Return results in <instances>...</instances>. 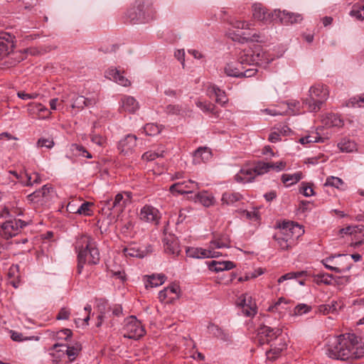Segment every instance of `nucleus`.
<instances>
[{
  "label": "nucleus",
  "mask_w": 364,
  "mask_h": 364,
  "mask_svg": "<svg viewBox=\"0 0 364 364\" xmlns=\"http://www.w3.org/2000/svg\"><path fill=\"white\" fill-rule=\"evenodd\" d=\"M272 60L266 57L260 46L241 50L237 62L228 63L224 68L225 73L229 77L237 78L251 77L258 72L257 67L263 63H269Z\"/></svg>",
  "instance_id": "1"
},
{
  "label": "nucleus",
  "mask_w": 364,
  "mask_h": 364,
  "mask_svg": "<svg viewBox=\"0 0 364 364\" xmlns=\"http://www.w3.org/2000/svg\"><path fill=\"white\" fill-rule=\"evenodd\" d=\"M326 355L341 360L364 357V340L354 333L342 334L330 338L326 346Z\"/></svg>",
  "instance_id": "2"
},
{
  "label": "nucleus",
  "mask_w": 364,
  "mask_h": 364,
  "mask_svg": "<svg viewBox=\"0 0 364 364\" xmlns=\"http://www.w3.org/2000/svg\"><path fill=\"white\" fill-rule=\"evenodd\" d=\"M309 97L303 100L302 104L298 100H291L284 102L282 105L287 107L286 111L299 112L301 107L309 112H318L329 96L328 87L321 84L312 85L309 90Z\"/></svg>",
  "instance_id": "3"
},
{
  "label": "nucleus",
  "mask_w": 364,
  "mask_h": 364,
  "mask_svg": "<svg viewBox=\"0 0 364 364\" xmlns=\"http://www.w3.org/2000/svg\"><path fill=\"white\" fill-rule=\"evenodd\" d=\"M75 250L77 252V273L82 274L84 265H96L100 261V254L97 242L87 235H82L76 238Z\"/></svg>",
  "instance_id": "4"
},
{
  "label": "nucleus",
  "mask_w": 364,
  "mask_h": 364,
  "mask_svg": "<svg viewBox=\"0 0 364 364\" xmlns=\"http://www.w3.org/2000/svg\"><path fill=\"white\" fill-rule=\"evenodd\" d=\"M126 16L131 23H145L156 18V10L152 0H136Z\"/></svg>",
  "instance_id": "5"
},
{
  "label": "nucleus",
  "mask_w": 364,
  "mask_h": 364,
  "mask_svg": "<svg viewBox=\"0 0 364 364\" xmlns=\"http://www.w3.org/2000/svg\"><path fill=\"white\" fill-rule=\"evenodd\" d=\"M304 233V230L301 225L292 221H283L274 239L282 250H287L294 245L296 240Z\"/></svg>",
  "instance_id": "6"
},
{
  "label": "nucleus",
  "mask_w": 364,
  "mask_h": 364,
  "mask_svg": "<svg viewBox=\"0 0 364 364\" xmlns=\"http://www.w3.org/2000/svg\"><path fill=\"white\" fill-rule=\"evenodd\" d=\"M125 338L137 340L145 334V329L141 323L135 316H130L126 320L124 327Z\"/></svg>",
  "instance_id": "7"
},
{
  "label": "nucleus",
  "mask_w": 364,
  "mask_h": 364,
  "mask_svg": "<svg viewBox=\"0 0 364 364\" xmlns=\"http://www.w3.org/2000/svg\"><path fill=\"white\" fill-rule=\"evenodd\" d=\"M53 193V186L50 184H46L41 188L29 194L27 198L30 202L39 205H43L51 199Z\"/></svg>",
  "instance_id": "8"
},
{
  "label": "nucleus",
  "mask_w": 364,
  "mask_h": 364,
  "mask_svg": "<svg viewBox=\"0 0 364 364\" xmlns=\"http://www.w3.org/2000/svg\"><path fill=\"white\" fill-rule=\"evenodd\" d=\"M281 334L282 329L263 325L258 328L257 337L259 343L262 345L274 341H278Z\"/></svg>",
  "instance_id": "9"
},
{
  "label": "nucleus",
  "mask_w": 364,
  "mask_h": 364,
  "mask_svg": "<svg viewBox=\"0 0 364 364\" xmlns=\"http://www.w3.org/2000/svg\"><path fill=\"white\" fill-rule=\"evenodd\" d=\"M26 225V223L20 219L7 220L1 225V235L5 239H9L18 235Z\"/></svg>",
  "instance_id": "10"
},
{
  "label": "nucleus",
  "mask_w": 364,
  "mask_h": 364,
  "mask_svg": "<svg viewBox=\"0 0 364 364\" xmlns=\"http://www.w3.org/2000/svg\"><path fill=\"white\" fill-rule=\"evenodd\" d=\"M199 189V185L197 182L188 180L187 181L173 183L169 188V191L172 194H186L193 193Z\"/></svg>",
  "instance_id": "11"
},
{
  "label": "nucleus",
  "mask_w": 364,
  "mask_h": 364,
  "mask_svg": "<svg viewBox=\"0 0 364 364\" xmlns=\"http://www.w3.org/2000/svg\"><path fill=\"white\" fill-rule=\"evenodd\" d=\"M15 36L9 33L0 31V58L8 55L15 47Z\"/></svg>",
  "instance_id": "12"
},
{
  "label": "nucleus",
  "mask_w": 364,
  "mask_h": 364,
  "mask_svg": "<svg viewBox=\"0 0 364 364\" xmlns=\"http://www.w3.org/2000/svg\"><path fill=\"white\" fill-rule=\"evenodd\" d=\"M272 18L275 20H279L282 23H299L302 21L303 18L301 14L287 11L285 10H274L272 14Z\"/></svg>",
  "instance_id": "13"
},
{
  "label": "nucleus",
  "mask_w": 364,
  "mask_h": 364,
  "mask_svg": "<svg viewBox=\"0 0 364 364\" xmlns=\"http://www.w3.org/2000/svg\"><path fill=\"white\" fill-rule=\"evenodd\" d=\"M336 257L335 267L328 266V269L337 273H345L351 269L353 264L347 255H338Z\"/></svg>",
  "instance_id": "14"
},
{
  "label": "nucleus",
  "mask_w": 364,
  "mask_h": 364,
  "mask_svg": "<svg viewBox=\"0 0 364 364\" xmlns=\"http://www.w3.org/2000/svg\"><path fill=\"white\" fill-rule=\"evenodd\" d=\"M186 255L193 258H213L222 255V253L213 250H205L200 247H188L186 250Z\"/></svg>",
  "instance_id": "15"
},
{
  "label": "nucleus",
  "mask_w": 364,
  "mask_h": 364,
  "mask_svg": "<svg viewBox=\"0 0 364 364\" xmlns=\"http://www.w3.org/2000/svg\"><path fill=\"white\" fill-rule=\"evenodd\" d=\"M139 218L144 222L157 224L160 219L159 212L156 208L146 205L140 210Z\"/></svg>",
  "instance_id": "16"
},
{
  "label": "nucleus",
  "mask_w": 364,
  "mask_h": 364,
  "mask_svg": "<svg viewBox=\"0 0 364 364\" xmlns=\"http://www.w3.org/2000/svg\"><path fill=\"white\" fill-rule=\"evenodd\" d=\"M239 304L242 307L244 315L250 317L256 314L257 305L255 301L252 300L251 296L247 294H244L239 298Z\"/></svg>",
  "instance_id": "17"
},
{
  "label": "nucleus",
  "mask_w": 364,
  "mask_h": 364,
  "mask_svg": "<svg viewBox=\"0 0 364 364\" xmlns=\"http://www.w3.org/2000/svg\"><path fill=\"white\" fill-rule=\"evenodd\" d=\"M342 231L345 234H349L352 236V240H354L356 246L364 242V225L348 226L342 229Z\"/></svg>",
  "instance_id": "18"
},
{
  "label": "nucleus",
  "mask_w": 364,
  "mask_h": 364,
  "mask_svg": "<svg viewBox=\"0 0 364 364\" xmlns=\"http://www.w3.org/2000/svg\"><path fill=\"white\" fill-rule=\"evenodd\" d=\"M212 157L213 153L209 147L200 146L193 154V163L196 165L206 163Z\"/></svg>",
  "instance_id": "19"
},
{
  "label": "nucleus",
  "mask_w": 364,
  "mask_h": 364,
  "mask_svg": "<svg viewBox=\"0 0 364 364\" xmlns=\"http://www.w3.org/2000/svg\"><path fill=\"white\" fill-rule=\"evenodd\" d=\"M164 247L166 253L178 256L181 252L179 242L174 235H169L164 239Z\"/></svg>",
  "instance_id": "20"
},
{
  "label": "nucleus",
  "mask_w": 364,
  "mask_h": 364,
  "mask_svg": "<svg viewBox=\"0 0 364 364\" xmlns=\"http://www.w3.org/2000/svg\"><path fill=\"white\" fill-rule=\"evenodd\" d=\"M179 287L176 284L168 286L159 294V299L161 302L171 303L179 297Z\"/></svg>",
  "instance_id": "21"
},
{
  "label": "nucleus",
  "mask_w": 364,
  "mask_h": 364,
  "mask_svg": "<svg viewBox=\"0 0 364 364\" xmlns=\"http://www.w3.org/2000/svg\"><path fill=\"white\" fill-rule=\"evenodd\" d=\"M136 139L135 135L128 134L119 141L118 149L124 155L132 154L136 146Z\"/></svg>",
  "instance_id": "22"
},
{
  "label": "nucleus",
  "mask_w": 364,
  "mask_h": 364,
  "mask_svg": "<svg viewBox=\"0 0 364 364\" xmlns=\"http://www.w3.org/2000/svg\"><path fill=\"white\" fill-rule=\"evenodd\" d=\"M270 349L267 350L266 355L269 360L274 361L280 357L282 352L286 349L287 344L282 338H279L277 343L270 346Z\"/></svg>",
  "instance_id": "23"
},
{
  "label": "nucleus",
  "mask_w": 364,
  "mask_h": 364,
  "mask_svg": "<svg viewBox=\"0 0 364 364\" xmlns=\"http://www.w3.org/2000/svg\"><path fill=\"white\" fill-rule=\"evenodd\" d=\"M105 76L120 85L127 87L130 85V81L116 68H109L105 73Z\"/></svg>",
  "instance_id": "24"
},
{
  "label": "nucleus",
  "mask_w": 364,
  "mask_h": 364,
  "mask_svg": "<svg viewBox=\"0 0 364 364\" xmlns=\"http://www.w3.org/2000/svg\"><path fill=\"white\" fill-rule=\"evenodd\" d=\"M139 102L132 96H124L121 100L120 112L134 114L139 109Z\"/></svg>",
  "instance_id": "25"
},
{
  "label": "nucleus",
  "mask_w": 364,
  "mask_h": 364,
  "mask_svg": "<svg viewBox=\"0 0 364 364\" xmlns=\"http://www.w3.org/2000/svg\"><path fill=\"white\" fill-rule=\"evenodd\" d=\"M253 16L255 19L262 21H274L272 18V14L268 13L267 11L259 4H255L252 6Z\"/></svg>",
  "instance_id": "26"
},
{
  "label": "nucleus",
  "mask_w": 364,
  "mask_h": 364,
  "mask_svg": "<svg viewBox=\"0 0 364 364\" xmlns=\"http://www.w3.org/2000/svg\"><path fill=\"white\" fill-rule=\"evenodd\" d=\"M235 180L237 182L248 183L252 182L255 178V173L254 168L243 167L240 171L235 175Z\"/></svg>",
  "instance_id": "27"
},
{
  "label": "nucleus",
  "mask_w": 364,
  "mask_h": 364,
  "mask_svg": "<svg viewBox=\"0 0 364 364\" xmlns=\"http://www.w3.org/2000/svg\"><path fill=\"white\" fill-rule=\"evenodd\" d=\"M126 199H124L122 193H117L114 200H109L106 201V207L108 210L117 208L118 211L122 210L126 204Z\"/></svg>",
  "instance_id": "28"
},
{
  "label": "nucleus",
  "mask_w": 364,
  "mask_h": 364,
  "mask_svg": "<svg viewBox=\"0 0 364 364\" xmlns=\"http://www.w3.org/2000/svg\"><path fill=\"white\" fill-rule=\"evenodd\" d=\"M208 331L210 333H212L215 337L225 341H228L230 340V335L225 332L224 330L220 328L218 326L214 324V323H210L208 326Z\"/></svg>",
  "instance_id": "29"
},
{
  "label": "nucleus",
  "mask_w": 364,
  "mask_h": 364,
  "mask_svg": "<svg viewBox=\"0 0 364 364\" xmlns=\"http://www.w3.org/2000/svg\"><path fill=\"white\" fill-rule=\"evenodd\" d=\"M95 102L94 98H86L82 95H79L74 99L72 107L73 108L82 109L84 107H92Z\"/></svg>",
  "instance_id": "30"
},
{
  "label": "nucleus",
  "mask_w": 364,
  "mask_h": 364,
  "mask_svg": "<svg viewBox=\"0 0 364 364\" xmlns=\"http://www.w3.org/2000/svg\"><path fill=\"white\" fill-rule=\"evenodd\" d=\"M65 346L63 344H55L53 346V350H54L52 353H50L49 355L52 358V363L53 364H58L63 358L65 357V350L64 349H57L58 348H65Z\"/></svg>",
  "instance_id": "31"
},
{
  "label": "nucleus",
  "mask_w": 364,
  "mask_h": 364,
  "mask_svg": "<svg viewBox=\"0 0 364 364\" xmlns=\"http://www.w3.org/2000/svg\"><path fill=\"white\" fill-rule=\"evenodd\" d=\"M302 178V173L301 171L293 174L284 173L282 176V181L286 186H290L299 182Z\"/></svg>",
  "instance_id": "32"
},
{
  "label": "nucleus",
  "mask_w": 364,
  "mask_h": 364,
  "mask_svg": "<svg viewBox=\"0 0 364 364\" xmlns=\"http://www.w3.org/2000/svg\"><path fill=\"white\" fill-rule=\"evenodd\" d=\"M65 353L68 355L70 362L75 360L82 350L80 343H76L74 346L63 348Z\"/></svg>",
  "instance_id": "33"
},
{
  "label": "nucleus",
  "mask_w": 364,
  "mask_h": 364,
  "mask_svg": "<svg viewBox=\"0 0 364 364\" xmlns=\"http://www.w3.org/2000/svg\"><path fill=\"white\" fill-rule=\"evenodd\" d=\"M198 201L205 207H210L213 205L215 198L208 191H202L196 195Z\"/></svg>",
  "instance_id": "34"
},
{
  "label": "nucleus",
  "mask_w": 364,
  "mask_h": 364,
  "mask_svg": "<svg viewBox=\"0 0 364 364\" xmlns=\"http://www.w3.org/2000/svg\"><path fill=\"white\" fill-rule=\"evenodd\" d=\"M166 277L164 274L151 275L149 276L147 282L145 284L146 289L156 287L163 284L165 282Z\"/></svg>",
  "instance_id": "35"
},
{
  "label": "nucleus",
  "mask_w": 364,
  "mask_h": 364,
  "mask_svg": "<svg viewBox=\"0 0 364 364\" xmlns=\"http://www.w3.org/2000/svg\"><path fill=\"white\" fill-rule=\"evenodd\" d=\"M230 247V240L228 238H218L210 242L208 250L216 251V249L228 248Z\"/></svg>",
  "instance_id": "36"
},
{
  "label": "nucleus",
  "mask_w": 364,
  "mask_h": 364,
  "mask_svg": "<svg viewBox=\"0 0 364 364\" xmlns=\"http://www.w3.org/2000/svg\"><path fill=\"white\" fill-rule=\"evenodd\" d=\"M18 272V264H13L9 269L8 276L10 279L9 284L13 286L14 288H18L19 286V279L18 275L16 276V274Z\"/></svg>",
  "instance_id": "37"
},
{
  "label": "nucleus",
  "mask_w": 364,
  "mask_h": 364,
  "mask_svg": "<svg viewBox=\"0 0 364 364\" xmlns=\"http://www.w3.org/2000/svg\"><path fill=\"white\" fill-rule=\"evenodd\" d=\"M338 147L342 152H353L356 149V144L355 142L343 139L338 144Z\"/></svg>",
  "instance_id": "38"
},
{
  "label": "nucleus",
  "mask_w": 364,
  "mask_h": 364,
  "mask_svg": "<svg viewBox=\"0 0 364 364\" xmlns=\"http://www.w3.org/2000/svg\"><path fill=\"white\" fill-rule=\"evenodd\" d=\"M323 120L328 127H342L343 126V121L340 115H326V118Z\"/></svg>",
  "instance_id": "39"
},
{
  "label": "nucleus",
  "mask_w": 364,
  "mask_h": 364,
  "mask_svg": "<svg viewBox=\"0 0 364 364\" xmlns=\"http://www.w3.org/2000/svg\"><path fill=\"white\" fill-rule=\"evenodd\" d=\"M198 107L204 112H210V114H219L220 111L216 109V106L210 102L204 101H198L196 103Z\"/></svg>",
  "instance_id": "40"
},
{
  "label": "nucleus",
  "mask_w": 364,
  "mask_h": 364,
  "mask_svg": "<svg viewBox=\"0 0 364 364\" xmlns=\"http://www.w3.org/2000/svg\"><path fill=\"white\" fill-rule=\"evenodd\" d=\"M255 170V176L263 175L270 170V163L258 161L253 166Z\"/></svg>",
  "instance_id": "41"
},
{
  "label": "nucleus",
  "mask_w": 364,
  "mask_h": 364,
  "mask_svg": "<svg viewBox=\"0 0 364 364\" xmlns=\"http://www.w3.org/2000/svg\"><path fill=\"white\" fill-rule=\"evenodd\" d=\"M346 106L348 107H364V93L350 98Z\"/></svg>",
  "instance_id": "42"
},
{
  "label": "nucleus",
  "mask_w": 364,
  "mask_h": 364,
  "mask_svg": "<svg viewBox=\"0 0 364 364\" xmlns=\"http://www.w3.org/2000/svg\"><path fill=\"white\" fill-rule=\"evenodd\" d=\"M26 107L28 114H39L46 109V106L36 102H30L26 105Z\"/></svg>",
  "instance_id": "43"
},
{
  "label": "nucleus",
  "mask_w": 364,
  "mask_h": 364,
  "mask_svg": "<svg viewBox=\"0 0 364 364\" xmlns=\"http://www.w3.org/2000/svg\"><path fill=\"white\" fill-rule=\"evenodd\" d=\"M71 151L79 156L91 159L92 156L91 154L82 146L73 144L71 145Z\"/></svg>",
  "instance_id": "44"
},
{
  "label": "nucleus",
  "mask_w": 364,
  "mask_h": 364,
  "mask_svg": "<svg viewBox=\"0 0 364 364\" xmlns=\"http://www.w3.org/2000/svg\"><path fill=\"white\" fill-rule=\"evenodd\" d=\"M162 127L157 124L148 123L144 127L146 134L149 136H155L161 132Z\"/></svg>",
  "instance_id": "45"
},
{
  "label": "nucleus",
  "mask_w": 364,
  "mask_h": 364,
  "mask_svg": "<svg viewBox=\"0 0 364 364\" xmlns=\"http://www.w3.org/2000/svg\"><path fill=\"white\" fill-rule=\"evenodd\" d=\"M215 100L217 104L220 105L222 107L225 106V105L228 102V99L225 95V92L219 89V88H213Z\"/></svg>",
  "instance_id": "46"
},
{
  "label": "nucleus",
  "mask_w": 364,
  "mask_h": 364,
  "mask_svg": "<svg viewBox=\"0 0 364 364\" xmlns=\"http://www.w3.org/2000/svg\"><path fill=\"white\" fill-rule=\"evenodd\" d=\"M349 14L358 20L363 21L364 19V5H353Z\"/></svg>",
  "instance_id": "47"
},
{
  "label": "nucleus",
  "mask_w": 364,
  "mask_h": 364,
  "mask_svg": "<svg viewBox=\"0 0 364 364\" xmlns=\"http://www.w3.org/2000/svg\"><path fill=\"white\" fill-rule=\"evenodd\" d=\"M242 196L238 193L226 192L223 194L222 200L227 204L233 203L240 200Z\"/></svg>",
  "instance_id": "48"
},
{
  "label": "nucleus",
  "mask_w": 364,
  "mask_h": 364,
  "mask_svg": "<svg viewBox=\"0 0 364 364\" xmlns=\"http://www.w3.org/2000/svg\"><path fill=\"white\" fill-rule=\"evenodd\" d=\"M333 278V276L328 273L318 274L314 276V281L317 284H324L330 285Z\"/></svg>",
  "instance_id": "49"
},
{
  "label": "nucleus",
  "mask_w": 364,
  "mask_h": 364,
  "mask_svg": "<svg viewBox=\"0 0 364 364\" xmlns=\"http://www.w3.org/2000/svg\"><path fill=\"white\" fill-rule=\"evenodd\" d=\"M26 177V186H32L35 184L41 183L42 179L40 174L37 172H33L25 176Z\"/></svg>",
  "instance_id": "50"
},
{
  "label": "nucleus",
  "mask_w": 364,
  "mask_h": 364,
  "mask_svg": "<svg viewBox=\"0 0 364 364\" xmlns=\"http://www.w3.org/2000/svg\"><path fill=\"white\" fill-rule=\"evenodd\" d=\"M93 206V203L90 202H85L76 210L75 213L84 215H91L92 210L91 207Z\"/></svg>",
  "instance_id": "51"
},
{
  "label": "nucleus",
  "mask_w": 364,
  "mask_h": 364,
  "mask_svg": "<svg viewBox=\"0 0 364 364\" xmlns=\"http://www.w3.org/2000/svg\"><path fill=\"white\" fill-rule=\"evenodd\" d=\"M91 311H92V307L90 305L87 304L86 306H85L84 311L86 315L83 318H82V316H80L75 318V323L78 324L80 322H82L83 325L87 326L88 321L90 318Z\"/></svg>",
  "instance_id": "52"
},
{
  "label": "nucleus",
  "mask_w": 364,
  "mask_h": 364,
  "mask_svg": "<svg viewBox=\"0 0 364 364\" xmlns=\"http://www.w3.org/2000/svg\"><path fill=\"white\" fill-rule=\"evenodd\" d=\"M343 185V181L341 178L336 176H329L326 178L325 186H331L336 188H341Z\"/></svg>",
  "instance_id": "53"
},
{
  "label": "nucleus",
  "mask_w": 364,
  "mask_h": 364,
  "mask_svg": "<svg viewBox=\"0 0 364 364\" xmlns=\"http://www.w3.org/2000/svg\"><path fill=\"white\" fill-rule=\"evenodd\" d=\"M323 142V139L316 133L314 135H309L300 138L299 142L302 144H307L310 143Z\"/></svg>",
  "instance_id": "54"
},
{
  "label": "nucleus",
  "mask_w": 364,
  "mask_h": 364,
  "mask_svg": "<svg viewBox=\"0 0 364 364\" xmlns=\"http://www.w3.org/2000/svg\"><path fill=\"white\" fill-rule=\"evenodd\" d=\"M164 151H148L142 155V159L146 161H153L159 157H163Z\"/></svg>",
  "instance_id": "55"
},
{
  "label": "nucleus",
  "mask_w": 364,
  "mask_h": 364,
  "mask_svg": "<svg viewBox=\"0 0 364 364\" xmlns=\"http://www.w3.org/2000/svg\"><path fill=\"white\" fill-rule=\"evenodd\" d=\"M54 144L55 143L53 139L50 138H41L37 141V146L38 147H46L48 149H51Z\"/></svg>",
  "instance_id": "56"
},
{
  "label": "nucleus",
  "mask_w": 364,
  "mask_h": 364,
  "mask_svg": "<svg viewBox=\"0 0 364 364\" xmlns=\"http://www.w3.org/2000/svg\"><path fill=\"white\" fill-rule=\"evenodd\" d=\"M301 193L306 196L309 197L314 195L313 190V185L307 183H302V188Z\"/></svg>",
  "instance_id": "57"
},
{
  "label": "nucleus",
  "mask_w": 364,
  "mask_h": 364,
  "mask_svg": "<svg viewBox=\"0 0 364 364\" xmlns=\"http://www.w3.org/2000/svg\"><path fill=\"white\" fill-rule=\"evenodd\" d=\"M124 253L126 257H141L139 250L137 249H135L134 247H129L124 248Z\"/></svg>",
  "instance_id": "58"
},
{
  "label": "nucleus",
  "mask_w": 364,
  "mask_h": 364,
  "mask_svg": "<svg viewBox=\"0 0 364 364\" xmlns=\"http://www.w3.org/2000/svg\"><path fill=\"white\" fill-rule=\"evenodd\" d=\"M274 130H276L277 132L282 136H287L291 132V129L285 124H279L273 128Z\"/></svg>",
  "instance_id": "59"
},
{
  "label": "nucleus",
  "mask_w": 364,
  "mask_h": 364,
  "mask_svg": "<svg viewBox=\"0 0 364 364\" xmlns=\"http://www.w3.org/2000/svg\"><path fill=\"white\" fill-rule=\"evenodd\" d=\"M70 309L66 307H63V308L60 309V310L59 311V312L56 316V318L58 320H68L70 317Z\"/></svg>",
  "instance_id": "60"
},
{
  "label": "nucleus",
  "mask_w": 364,
  "mask_h": 364,
  "mask_svg": "<svg viewBox=\"0 0 364 364\" xmlns=\"http://www.w3.org/2000/svg\"><path fill=\"white\" fill-rule=\"evenodd\" d=\"M310 309L311 308L306 304H299L294 309V314L296 315H301L302 314L309 312Z\"/></svg>",
  "instance_id": "61"
},
{
  "label": "nucleus",
  "mask_w": 364,
  "mask_h": 364,
  "mask_svg": "<svg viewBox=\"0 0 364 364\" xmlns=\"http://www.w3.org/2000/svg\"><path fill=\"white\" fill-rule=\"evenodd\" d=\"M91 141L101 146H105L106 144V138L99 134H92L91 136Z\"/></svg>",
  "instance_id": "62"
},
{
  "label": "nucleus",
  "mask_w": 364,
  "mask_h": 364,
  "mask_svg": "<svg viewBox=\"0 0 364 364\" xmlns=\"http://www.w3.org/2000/svg\"><path fill=\"white\" fill-rule=\"evenodd\" d=\"M336 259V255H331L321 260V263L328 269V266L335 267L334 262Z\"/></svg>",
  "instance_id": "63"
},
{
  "label": "nucleus",
  "mask_w": 364,
  "mask_h": 364,
  "mask_svg": "<svg viewBox=\"0 0 364 364\" xmlns=\"http://www.w3.org/2000/svg\"><path fill=\"white\" fill-rule=\"evenodd\" d=\"M233 27L240 29H248L250 24L243 21L235 20L231 23Z\"/></svg>",
  "instance_id": "64"
}]
</instances>
